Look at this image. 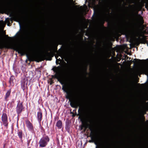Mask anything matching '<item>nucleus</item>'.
<instances>
[{"label": "nucleus", "mask_w": 148, "mask_h": 148, "mask_svg": "<svg viewBox=\"0 0 148 148\" xmlns=\"http://www.w3.org/2000/svg\"><path fill=\"white\" fill-rule=\"evenodd\" d=\"M49 140V138L47 136L42 138L40 139L39 142V146L41 147H45Z\"/></svg>", "instance_id": "f257e3e1"}, {"label": "nucleus", "mask_w": 148, "mask_h": 148, "mask_svg": "<svg viewBox=\"0 0 148 148\" xmlns=\"http://www.w3.org/2000/svg\"><path fill=\"white\" fill-rule=\"evenodd\" d=\"M131 34L134 37H137L138 39H139L141 37H143V35L141 32L138 30L137 29H134L131 31Z\"/></svg>", "instance_id": "f03ea898"}, {"label": "nucleus", "mask_w": 148, "mask_h": 148, "mask_svg": "<svg viewBox=\"0 0 148 148\" xmlns=\"http://www.w3.org/2000/svg\"><path fill=\"white\" fill-rule=\"evenodd\" d=\"M143 23V18L141 16H138L137 19V24L139 26Z\"/></svg>", "instance_id": "7ed1b4c3"}, {"label": "nucleus", "mask_w": 148, "mask_h": 148, "mask_svg": "<svg viewBox=\"0 0 148 148\" xmlns=\"http://www.w3.org/2000/svg\"><path fill=\"white\" fill-rule=\"evenodd\" d=\"M22 107L21 103H18L17 104L16 108V111L17 113H20L21 112L23 109Z\"/></svg>", "instance_id": "20e7f679"}, {"label": "nucleus", "mask_w": 148, "mask_h": 148, "mask_svg": "<svg viewBox=\"0 0 148 148\" xmlns=\"http://www.w3.org/2000/svg\"><path fill=\"white\" fill-rule=\"evenodd\" d=\"M26 124L28 129L29 130H31L33 129V127L31 123L28 120L26 122Z\"/></svg>", "instance_id": "39448f33"}, {"label": "nucleus", "mask_w": 148, "mask_h": 148, "mask_svg": "<svg viewBox=\"0 0 148 148\" xmlns=\"http://www.w3.org/2000/svg\"><path fill=\"white\" fill-rule=\"evenodd\" d=\"M71 106L73 107L77 108L79 105L78 102L76 101H73L70 103Z\"/></svg>", "instance_id": "423d86ee"}, {"label": "nucleus", "mask_w": 148, "mask_h": 148, "mask_svg": "<svg viewBox=\"0 0 148 148\" xmlns=\"http://www.w3.org/2000/svg\"><path fill=\"white\" fill-rule=\"evenodd\" d=\"M2 120L4 123H6L7 121V116L5 113H3L1 116Z\"/></svg>", "instance_id": "0eeeda50"}, {"label": "nucleus", "mask_w": 148, "mask_h": 148, "mask_svg": "<svg viewBox=\"0 0 148 148\" xmlns=\"http://www.w3.org/2000/svg\"><path fill=\"white\" fill-rule=\"evenodd\" d=\"M34 57L37 62H39L41 61V58L40 55L38 54H35L34 55Z\"/></svg>", "instance_id": "6e6552de"}, {"label": "nucleus", "mask_w": 148, "mask_h": 148, "mask_svg": "<svg viewBox=\"0 0 148 148\" xmlns=\"http://www.w3.org/2000/svg\"><path fill=\"white\" fill-rule=\"evenodd\" d=\"M56 126L58 129H61L62 127V123L61 121L59 120L57 123Z\"/></svg>", "instance_id": "1a4fd4ad"}, {"label": "nucleus", "mask_w": 148, "mask_h": 148, "mask_svg": "<svg viewBox=\"0 0 148 148\" xmlns=\"http://www.w3.org/2000/svg\"><path fill=\"white\" fill-rule=\"evenodd\" d=\"M37 117L39 121H40L42 118V113L40 112L39 111L38 112Z\"/></svg>", "instance_id": "9d476101"}, {"label": "nucleus", "mask_w": 148, "mask_h": 148, "mask_svg": "<svg viewBox=\"0 0 148 148\" xmlns=\"http://www.w3.org/2000/svg\"><path fill=\"white\" fill-rule=\"evenodd\" d=\"M25 37V34L23 32H22L19 35V37L21 39H22Z\"/></svg>", "instance_id": "9b49d317"}, {"label": "nucleus", "mask_w": 148, "mask_h": 148, "mask_svg": "<svg viewBox=\"0 0 148 148\" xmlns=\"http://www.w3.org/2000/svg\"><path fill=\"white\" fill-rule=\"evenodd\" d=\"M9 45L11 48H13L15 47V44L14 42H10Z\"/></svg>", "instance_id": "f8f14e48"}, {"label": "nucleus", "mask_w": 148, "mask_h": 148, "mask_svg": "<svg viewBox=\"0 0 148 148\" xmlns=\"http://www.w3.org/2000/svg\"><path fill=\"white\" fill-rule=\"evenodd\" d=\"M10 92H11V91L10 90H8L7 92H6V95H5V96H6V97L5 98H6L9 97V96L10 95Z\"/></svg>", "instance_id": "ddd939ff"}, {"label": "nucleus", "mask_w": 148, "mask_h": 148, "mask_svg": "<svg viewBox=\"0 0 148 148\" xmlns=\"http://www.w3.org/2000/svg\"><path fill=\"white\" fill-rule=\"evenodd\" d=\"M5 25V24L3 22H1L0 23V27L1 28H3Z\"/></svg>", "instance_id": "4468645a"}, {"label": "nucleus", "mask_w": 148, "mask_h": 148, "mask_svg": "<svg viewBox=\"0 0 148 148\" xmlns=\"http://www.w3.org/2000/svg\"><path fill=\"white\" fill-rule=\"evenodd\" d=\"M145 74L147 75V78H148V67H147L146 68L145 70Z\"/></svg>", "instance_id": "2eb2a0df"}, {"label": "nucleus", "mask_w": 148, "mask_h": 148, "mask_svg": "<svg viewBox=\"0 0 148 148\" xmlns=\"http://www.w3.org/2000/svg\"><path fill=\"white\" fill-rule=\"evenodd\" d=\"M22 132H18V135L19 136V137L20 138H22Z\"/></svg>", "instance_id": "dca6fc26"}, {"label": "nucleus", "mask_w": 148, "mask_h": 148, "mask_svg": "<svg viewBox=\"0 0 148 148\" xmlns=\"http://www.w3.org/2000/svg\"><path fill=\"white\" fill-rule=\"evenodd\" d=\"M13 77H11L10 78V82L11 84L13 83V82L12 81V80L13 79Z\"/></svg>", "instance_id": "f3484780"}, {"label": "nucleus", "mask_w": 148, "mask_h": 148, "mask_svg": "<svg viewBox=\"0 0 148 148\" xmlns=\"http://www.w3.org/2000/svg\"><path fill=\"white\" fill-rule=\"evenodd\" d=\"M97 139V137H95V139H96V140Z\"/></svg>", "instance_id": "a211bd4d"}, {"label": "nucleus", "mask_w": 148, "mask_h": 148, "mask_svg": "<svg viewBox=\"0 0 148 148\" xmlns=\"http://www.w3.org/2000/svg\"><path fill=\"white\" fill-rule=\"evenodd\" d=\"M87 126V125H86V126H85V127H86Z\"/></svg>", "instance_id": "6ab92c4d"}, {"label": "nucleus", "mask_w": 148, "mask_h": 148, "mask_svg": "<svg viewBox=\"0 0 148 148\" xmlns=\"http://www.w3.org/2000/svg\"><path fill=\"white\" fill-rule=\"evenodd\" d=\"M5 126H7V125L6 124L5 125Z\"/></svg>", "instance_id": "aec40b11"}, {"label": "nucleus", "mask_w": 148, "mask_h": 148, "mask_svg": "<svg viewBox=\"0 0 148 148\" xmlns=\"http://www.w3.org/2000/svg\"><path fill=\"white\" fill-rule=\"evenodd\" d=\"M147 45H148V44H147Z\"/></svg>", "instance_id": "412c9836"}]
</instances>
